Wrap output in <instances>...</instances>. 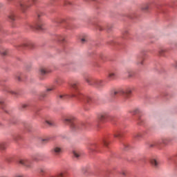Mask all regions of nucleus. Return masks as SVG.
Wrapping results in <instances>:
<instances>
[{
    "label": "nucleus",
    "instance_id": "f257e3e1",
    "mask_svg": "<svg viewBox=\"0 0 177 177\" xmlns=\"http://www.w3.org/2000/svg\"><path fill=\"white\" fill-rule=\"evenodd\" d=\"M70 88L72 91L71 95L68 94H61L58 96V99L61 100H67V99H70V97H76L79 100L81 99H85L87 103H91L92 102V98L91 97H85L81 93H80V90L78 89V82H73L70 84Z\"/></svg>",
    "mask_w": 177,
    "mask_h": 177
},
{
    "label": "nucleus",
    "instance_id": "f03ea898",
    "mask_svg": "<svg viewBox=\"0 0 177 177\" xmlns=\"http://www.w3.org/2000/svg\"><path fill=\"white\" fill-rule=\"evenodd\" d=\"M63 122L68 124L73 131H78L79 129H84L85 128V123L75 122V118H74V116L64 118Z\"/></svg>",
    "mask_w": 177,
    "mask_h": 177
},
{
    "label": "nucleus",
    "instance_id": "7ed1b4c3",
    "mask_svg": "<svg viewBox=\"0 0 177 177\" xmlns=\"http://www.w3.org/2000/svg\"><path fill=\"white\" fill-rule=\"evenodd\" d=\"M84 80L88 85L93 86V88H96L97 89H102L104 86V83L102 80L95 79L89 75H84Z\"/></svg>",
    "mask_w": 177,
    "mask_h": 177
},
{
    "label": "nucleus",
    "instance_id": "20e7f679",
    "mask_svg": "<svg viewBox=\"0 0 177 177\" xmlns=\"http://www.w3.org/2000/svg\"><path fill=\"white\" fill-rule=\"evenodd\" d=\"M31 2L33 5H35L37 0H21L19 1L18 6L22 13L27 12V9L31 6Z\"/></svg>",
    "mask_w": 177,
    "mask_h": 177
},
{
    "label": "nucleus",
    "instance_id": "39448f33",
    "mask_svg": "<svg viewBox=\"0 0 177 177\" xmlns=\"http://www.w3.org/2000/svg\"><path fill=\"white\" fill-rule=\"evenodd\" d=\"M51 153L54 154V156H60L63 153V147L55 145L51 150Z\"/></svg>",
    "mask_w": 177,
    "mask_h": 177
},
{
    "label": "nucleus",
    "instance_id": "423d86ee",
    "mask_svg": "<svg viewBox=\"0 0 177 177\" xmlns=\"http://www.w3.org/2000/svg\"><path fill=\"white\" fill-rule=\"evenodd\" d=\"M131 93H132V88H127L126 90L121 91V95L122 96H123L124 99L125 100L129 99Z\"/></svg>",
    "mask_w": 177,
    "mask_h": 177
},
{
    "label": "nucleus",
    "instance_id": "0eeeda50",
    "mask_svg": "<svg viewBox=\"0 0 177 177\" xmlns=\"http://www.w3.org/2000/svg\"><path fill=\"white\" fill-rule=\"evenodd\" d=\"M19 164H20V165H23V167H26V168H31V162L28 159L19 160Z\"/></svg>",
    "mask_w": 177,
    "mask_h": 177
},
{
    "label": "nucleus",
    "instance_id": "6e6552de",
    "mask_svg": "<svg viewBox=\"0 0 177 177\" xmlns=\"http://www.w3.org/2000/svg\"><path fill=\"white\" fill-rule=\"evenodd\" d=\"M34 46V44L31 41H26L22 44L18 46V48H21L22 49H26V48H31Z\"/></svg>",
    "mask_w": 177,
    "mask_h": 177
},
{
    "label": "nucleus",
    "instance_id": "1a4fd4ad",
    "mask_svg": "<svg viewBox=\"0 0 177 177\" xmlns=\"http://www.w3.org/2000/svg\"><path fill=\"white\" fill-rule=\"evenodd\" d=\"M40 75L41 76V80H44V75H46V74H49L50 73V70L46 68H41L39 71Z\"/></svg>",
    "mask_w": 177,
    "mask_h": 177
},
{
    "label": "nucleus",
    "instance_id": "9d476101",
    "mask_svg": "<svg viewBox=\"0 0 177 177\" xmlns=\"http://www.w3.org/2000/svg\"><path fill=\"white\" fill-rule=\"evenodd\" d=\"M44 26H45V23L44 22V21L39 19L36 24V28L37 30H45Z\"/></svg>",
    "mask_w": 177,
    "mask_h": 177
},
{
    "label": "nucleus",
    "instance_id": "9b49d317",
    "mask_svg": "<svg viewBox=\"0 0 177 177\" xmlns=\"http://www.w3.org/2000/svg\"><path fill=\"white\" fill-rule=\"evenodd\" d=\"M118 76V73H117V71H111L108 74V78H109V80H115Z\"/></svg>",
    "mask_w": 177,
    "mask_h": 177
},
{
    "label": "nucleus",
    "instance_id": "f8f14e48",
    "mask_svg": "<svg viewBox=\"0 0 177 177\" xmlns=\"http://www.w3.org/2000/svg\"><path fill=\"white\" fill-rule=\"evenodd\" d=\"M123 135L124 132L122 130H116L113 133L114 138H118V139H121Z\"/></svg>",
    "mask_w": 177,
    "mask_h": 177
},
{
    "label": "nucleus",
    "instance_id": "ddd939ff",
    "mask_svg": "<svg viewBox=\"0 0 177 177\" xmlns=\"http://www.w3.org/2000/svg\"><path fill=\"white\" fill-rule=\"evenodd\" d=\"M133 138L136 140H140L142 138H143V133L142 132H136L133 133Z\"/></svg>",
    "mask_w": 177,
    "mask_h": 177
},
{
    "label": "nucleus",
    "instance_id": "4468645a",
    "mask_svg": "<svg viewBox=\"0 0 177 177\" xmlns=\"http://www.w3.org/2000/svg\"><path fill=\"white\" fill-rule=\"evenodd\" d=\"M87 149L91 151H95V150L97 149V145L95 143L90 144L87 146Z\"/></svg>",
    "mask_w": 177,
    "mask_h": 177
},
{
    "label": "nucleus",
    "instance_id": "2eb2a0df",
    "mask_svg": "<svg viewBox=\"0 0 177 177\" xmlns=\"http://www.w3.org/2000/svg\"><path fill=\"white\" fill-rule=\"evenodd\" d=\"M55 82L57 85H58V86H60L64 83V80H63L62 77H57L55 80Z\"/></svg>",
    "mask_w": 177,
    "mask_h": 177
},
{
    "label": "nucleus",
    "instance_id": "dca6fc26",
    "mask_svg": "<svg viewBox=\"0 0 177 177\" xmlns=\"http://www.w3.org/2000/svg\"><path fill=\"white\" fill-rule=\"evenodd\" d=\"M144 60H145V58H143V57L142 56L138 57L137 62H136L137 66H143Z\"/></svg>",
    "mask_w": 177,
    "mask_h": 177
},
{
    "label": "nucleus",
    "instance_id": "f3484780",
    "mask_svg": "<svg viewBox=\"0 0 177 177\" xmlns=\"http://www.w3.org/2000/svg\"><path fill=\"white\" fill-rule=\"evenodd\" d=\"M129 113H130V114H132L133 115H136V114H139V113H140V109L139 108H135L130 110Z\"/></svg>",
    "mask_w": 177,
    "mask_h": 177
},
{
    "label": "nucleus",
    "instance_id": "a211bd4d",
    "mask_svg": "<svg viewBox=\"0 0 177 177\" xmlns=\"http://www.w3.org/2000/svg\"><path fill=\"white\" fill-rule=\"evenodd\" d=\"M107 117H109V115L107 113H102L98 117V120L100 121H101V122H103V121H104V120H106V118H107Z\"/></svg>",
    "mask_w": 177,
    "mask_h": 177
},
{
    "label": "nucleus",
    "instance_id": "6ab92c4d",
    "mask_svg": "<svg viewBox=\"0 0 177 177\" xmlns=\"http://www.w3.org/2000/svg\"><path fill=\"white\" fill-rule=\"evenodd\" d=\"M55 89H56V86H51L50 87H49L48 88L46 89V91L44 93H43V94L41 95V96H42L43 97H46V93H47V92H50V91H55Z\"/></svg>",
    "mask_w": 177,
    "mask_h": 177
},
{
    "label": "nucleus",
    "instance_id": "aec40b11",
    "mask_svg": "<svg viewBox=\"0 0 177 177\" xmlns=\"http://www.w3.org/2000/svg\"><path fill=\"white\" fill-rule=\"evenodd\" d=\"M142 10H143V12H147L149 10V9H150V3H147L144 4L142 7H141Z\"/></svg>",
    "mask_w": 177,
    "mask_h": 177
},
{
    "label": "nucleus",
    "instance_id": "412c9836",
    "mask_svg": "<svg viewBox=\"0 0 177 177\" xmlns=\"http://www.w3.org/2000/svg\"><path fill=\"white\" fill-rule=\"evenodd\" d=\"M73 157L75 158H80L81 157V151L79 150H74L73 151Z\"/></svg>",
    "mask_w": 177,
    "mask_h": 177
},
{
    "label": "nucleus",
    "instance_id": "4be33fe9",
    "mask_svg": "<svg viewBox=\"0 0 177 177\" xmlns=\"http://www.w3.org/2000/svg\"><path fill=\"white\" fill-rule=\"evenodd\" d=\"M150 162H151V165L155 167V168H157L158 167V162L155 158H151L150 160Z\"/></svg>",
    "mask_w": 177,
    "mask_h": 177
},
{
    "label": "nucleus",
    "instance_id": "5701e85b",
    "mask_svg": "<svg viewBox=\"0 0 177 177\" xmlns=\"http://www.w3.org/2000/svg\"><path fill=\"white\" fill-rule=\"evenodd\" d=\"M0 55H1V56H6V55H8V50L4 48H0Z\"/></svg>",
    "mask_w": 177,
    "mask_h": 177
},
{
    "label": "nucleus",
    "instance_id": "b1692460",
    "mask_svg": "<svg viewBox=\"0 0 177 177\" xmlns=\"http://www.w3.org/2000/svg\"><path fill=\"white\" fill-rule=\"evenodd\" d=\"M109 143H110V142L109 141V138H104L102 140V144L104 145V146L107 147L109 146Z\"/></svg>",
    "mask_w": 177,
    "mask_h": 177
},
{
    "label": "nucleus",
    "instance_id": "393cba45",
    "mask_svg": "<svg viewBox=\"0 0 177 177\" xmlns=\"http://www.w3.org/2000/svg\"><path fill=\"white\" fill-rule=\"evenodd\" d=\"M7 92L8 93H11V95H14V96H19V93H17V91H15L12 89L7 90Z\"/></svg>",
    "mask_w": 177,
    "mask_h": 177
},
{
    "label": "nucleus",
    "instance_id": "a878e982",
    "mask_svg": "<svg viewBox=\"0 0 177 177\" xmlns=\"http://www.w3.org/2000/svg\"><path fill=\"white\" fill-rule=\"evenodd\" d=\"M128 78H132V77H133V72H132V71L131 70H128L126 73Z\"/></svg>",
    "mask_w": 177,
    "mask_h": 177
},
{
    "label": "nucleus",
    "instance_id": "bb28decb",
    "mask_svg": "<svg viewBox=\"0 0 177 177\" xmlns=\"http://www.w3.org/2000/svg\"><path fill=\"white\" fill-rule=\"evenodd\" d=\"M5 149H6V142H0V150H5Z\"/></svg>",
    "mask_w": 177,
    "mask_h": 177
},
{
    "label": "nucleus",
    "instance_id": "cd10ccee",
    "mask_svg": "<svg viewBox=\"0 0 177 177\" xmlns=\"http://www.w3.org/2000/svg\"><path fill=\"white\" fill-rule=\"evenodd\" d=\"M10 20H11L12 21H15L16 20V15H15V13H11L9 16H8Z\"/></svg>",
    "mask_w": 177,
    "mask_h": 177
},
{
    "label": "nucleus",
    "instance_id": "c85d7f7f",
    "mask_svg": "<svg viewBox=\"0 0 177 177\" xmlns=\"http://www.w3.org/2000/svg\"><path fill=\"white\" fill-rule=\"evenodd\" d=\"M167 49H164V48H162L159 50V55L160 56H164V55L165 54V53L167 52Z\"/></svg>",
    "mask_w": 177,
    "mask_h": 177
},
{
    "label": "nucleus",
    "instance_id": "c756f323",
    "mask_svg": "<svg viewBox=\"0 0 177 177\" xmlns=\"http://www.w3.org/2000/svg\"><path fill=\"white\" fill-rule=\"evenodd\" d=\"M46 124H47V125H49V127H53V125L55 124V123L52 120H46Z\"/></svg>",
    "mask_w": 177,
    "mask_h": 177
},
{
    "label": "nucleus",
    "instance_id": "7c9ffc66",
    "mask_svg": "<svg viewBox=\"0 0 177 177\" xmlns=\"http://www.w3.org/2000/svg\"><path fill=\"white\" fill-rule=\"evenodd\" d=\"M162 143L163 145H167L168 143H169V139L168 138H164L162 140Z\"/></svg>",
    "mask_w": 177,
    "mask_h": 177
},
{
    "label": "nucleus",
    "instance_id": "2f4dec72",
    "mask_svg": "<svg viewBox=\"0 0 177 177\" xmlns=\"http://www.w3.org/2000/svg\"><path fill=\"white\" fill-rule=\"evenodd\" d=\"M129 149H131V146L129 145V144H124V150L127 151Z\"/></svg>",
    "mask_w": 177,
    "mask_h": 177
},
{
    "label": "nucleus",
    "instance_id": "473e14b6",
    "mask_svg": "<svg viewBox=\"0 0 177 177\" xmlns=\"http://www.w3.org/2000/svg\"><path fill=\"white\" fill-rule=\"evenodd\" d=\"M118 94V91H112L111 93V96L112 97H115V95Z\"/></svg>",
    "mask_w": 177,
    "mask_h": 177
},
{
    "label": "nucleus",
    "instance_id": "72a5a7b5",
    "mask_svg": "<svg viewBox=\"0 0 177 177\" xmlns=\"http://www.w3.org/2000/svg\"><path fill=\"white\" fill-rule=\"evenodd\" d=\"M58 39L59 41H61V42H64L65 39H66V37L63 35H60L59 37H58Z\"/></svg>",
    "mask_w": 177,
    "mask_h": 177
},
{
    "label": "nucleus",
    "instance_id": "f704fd0d",
    "mask_svg": "<svg viewBox=\"0 0 177 177\" xmlns=\"http://www.w3.org/2000/svg\"><path fill=\"white\" fill-rule=\"evenodd\" d=\"M53 23H59V19L58 18H54L52 19Z\"/></svg>",
    "mask_w": 177,
    "mask_h": 177
},
{
    "label": "nucleus",
    "instance_id": "c9c22d12",
    "mask_svg": "<svg viewBox=\"0 0 177 177\" xmlns=\"http://www.w3.org/2000/svg\"><path fill=\"white\" fill-rule=\"evenodd\" d=\"M97 29L100 30V31H103V30H104V28L100 25H99L97 26Z\"/></svg>",
    "mask_w": 177,
    "mask_h": 177
},
{
    "label": "nucleus",
    "instance_id": "e433bc0d",
    "mask_svg": "<svg viewBox=\"0 0 177 177\" xmlns=\"http://www.w3.org/2000/svg\"><path fill=\"white\" fill-rule=\"evenodd\" d=\"M142 122H143V120H142V118H139V119L138 120V125H142Z\"/></svg>",
    "mask_w": 177,
    "mask_h": 177
},
{
    "label": "nucleus",
    "instance_id": "4c0bfd02",
    "mask_svg": "<svg viewBox=\"0 0 177 177\" xmlns=\"http://www.w3.org/2000/svg\"><path fill=\"white\" fill-rule=\"evenodd\" d=\"M41 142H42V143H44V142L48 143V142H49V138L42 139Z\"/></svg>",
    "mask_w": 177,
    "mask_h": 177
},
{
    "label": "nucleus",
    "instance_id": "58836bf2",
    "mask_svg": "<svg viewBox=\"0 0 177 177\" xmlns=\"http://www.w3.org/2000/svg\"><path fill=\"white\" fill-rule=\"evenodd\" d=\"M28 105L27 104H22L21 107L22 109H26Z\"/></svg>",
    "mask_w": 177,
    "mask_h": 177
},
{
    "label": "nucleus",
    "instance_id": "ea45409f",
    "mask_svg": "<svg viewBox=\"0 0 177 177\" xmlns=\"http://www.w3.org/2000/svg\"><path fill=\"white\" fill-rule=\"evenodd\" d=\"M14 177H24V176L22 174H15Z\"/></svg>",
    "mask_w": 177,
    "mask_h": 177
},
{
    "label": "nucleus",
    "instance_id": "a19ab883",
    "mask_svg": "<svg viewBox=\"0 0 177 177\" xmlns=\"http://www.w3.org/2000/svg\"><path fill=\"white\" fill-rule=\"evenodd\" d=\"M129 33V32L128 30H124L123 32V35H128V34Z\"/></svg>",
    "mask_w": 177,
    "mask_h": 177
},
{
    "label": "nucleus",
    "instance_id": "79ce46f5",
    "mask_svg": "<svg viewBox=\"0 0 177 177\" xmlns=\"http://www.w3.org/2000/svg\"><path fill=\"white\" fill-rule=\"evenodd\" d=\"M156 146H157V144L156 143H153V144H151L149 145V147H156Z\"/></svg>",
    "mask_w": 177,
    "mask_h": 177
},
{
    "label": "nucleus",
    "instance_id": "37998d69",
    "mask_svg": "<svg viewBox=\"0 0 177 177\" xmlns=\"http://www.w3.org/2000/svg\"><path fill=\"white\" fill-rule=\"evenodd\" d=\"M39 171H40L41 174H44V173H45V169L41 168V169H39Z\"/></svg>",
    "mask_w": 177,
    "mask_h": 177
},
{
    "label": "nucleus",
    "instance_id": "c03bdc74",
    "mask_svg": "<svg viewBox=\"0 0 177 177\" xmlns=\"http://www.w3.org/2000/svg\"><path fill=\"white\" fill-rule=\"evenodd\" d=\"M42 15H44V13H42V12L40 13V14H39V13L37 14V17H38L39 18L40 17H41Z\"/></svg>",
    "mask_w": 177,
    "mask_h": 177
},
{
    "label": "nucleus",
    "instance_id": "a18cd8bd",
    "mask_svg": "<svg viewBox=\"0 0 177 177\" xmlns=\"http://www.w3.org/2000/svg\"><path fill=\"white\" fill-rule=\"evenodd\" d=\"M121 174H122V175H123L124 176H125V175H127V172H125V171H122Z\"/></svg>",
    "mask_w": 177,
    "mask_h": 177
},
{
    "label": "nucleus",
    "instance_id": "49530a36",
    "mask_svg": "<svg viewBox=\"0 0 177 177\" xmlns=\"http://www.w3.org/2000/svg\"><path fill=\"white\" fill-rule=\"evenodd\" d=\"M82 43L86 42V39H85V38L82 39Z\"/></svg>",
    "mask_w": 177,
    "mask_h": 177
},
{
    "label": "nucleus",
    "instance_id": "de8ad7c7",
    "mask_svg": "<svg viewBox=\"0 0 177 177\" xmlns=\"http://www.w3.org/2000/svg\"><path fill=\"white\" fill-rule=\"evenodd\" d=\"M5 103V102L3 100H0V104H3Z\"/></svg>",
    "mask_w": 177,
    "mask_h": 177
},
{
    "label": "nucleus",
    "instance_id": "09e8293b",
    "mask_svg": "<svg viewBox=\"0 0 177 177\" xmlns=\"http://www.w3.org/2000/svg\"><path fill=\"white\" fill-rule=\"evenodd\" d=\"M17 80H18V81H21V78L20 77V76L17 77Z\"/></svg>",
    "mask_w": 177,
    "mask_h": 177
},
{
    "label": "nucleus",
    "instance_id": "8fccbe9b",
    "mask_svg": "<svg viewBox=\"0 0 177 177\" xmlns=\"http://www.w3.org/2000/svg\"><path fill=\"white\" fill-rule=\"evenodd\" d=\"M12 1H13V0H7V2H8V3H10V2H12Z\"/></svg>",
    "mask_w": 177,
    "mask_h": 177
},
{
    "label": "nucleus",
    "instance_id": "3c124183",
    "mask_svg": "<svg viewBox=\"0 0 177 177\" xmlns=\"http://www.w3.org/2000/svg\"><path fill=\"white\" fill-rule=\"evenodd\" d=\"M3 6V4L1 3H0V9H1V8H2Z\"/></svg>",
    "mask_w": 177,
    "mask_h": 177
},
{
    "label": "nucleus",
    "instance_id": "603ef678",
    "mask_svg": "<svg viewBox=\"0 0 177 177\" xmlns=\"http://www.w3.org/2000/svg\"><path fill=\"white\" fill-rule=\"evenodd\" d=\"M68 3L69 5H71V3L70 1H68Z\"/></svg>",
    "mask_w": 177,
    "mask_h": 177
},
{
    "label": "nucleus",
    "instance_id": "864d4df0",
    "mask_svg": "<svg viewBox=\"0 0 177 177\" xmlns=\"http://www.w3.org/2000/svg\"><path fill=\"white\" fill-rule=\"evenodd\" d=\"M175 68H177V64H176V65H175Z\"/></svg>",
    "mask_w": 177,
    "mask_h": 177
},
{
    "label": "nucleus",
    "instance_id": "5fc2aeb1",
    "mask_svg": "<svg viewBox=\"0 0 177 177\" xmlns=\"http://www.w3.org/2000/svg\"><path fill=\"white\" fill-rule=\"evenodd\" d=\"M107 30H110V28H107Z\"/></svg>",
    "mask_w": 177,
    "mask_h": 177
},
{
    "label": "nucleus",
    "instance_id": "6e6d98bb",
    "mask_svg": "<svg viewBox=\"0 0 177 177\" xmlns=\"http://www.w3.org/2000/svg\"><path fill=\"white\" fill-rule=\"evenodd\" d=\"M0 125H2V124L0 123Z\"/></svg>",
    "mask_w": 177,
    "mask_h": 177
}]
</instances>
